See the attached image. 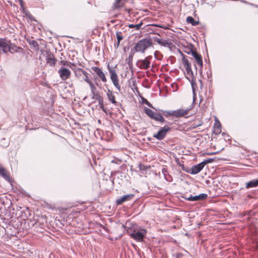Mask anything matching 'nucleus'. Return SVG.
Masks as SVG:
<instances>
[{"label": "nucleus", "mask_w": 258, "mask_h": 258, "mask_svg": "<svg viewBox=\"0 0 258 258\" xmlns=\"http://www.w3.org/2000/svg\"><path fill=\"white\" fill-rule=\"evenodd\" d=\"M214 127L216 130H220L221 128V124L218 119L216 117Z\"/></svg>", "instance_id": "nucleus-35"}, {"label": "nucleus", "mask_w": 258, "mask_h": 258, "mask_svg": "<svg viewBox=\"0 0 258 258\" xmlns=\"http://www.w3.org/2000/svg\"><path fill=\"white\" fill-rule=\"evenodd\" d=\"M98 104H99L100 108L101 109H103V108H104V105H103V99H102L101 100L98 101Z\"/></svg>", "instance_id": "nucleus-49"}, {"label": "nucleus", "mask_w": 258, "mask_h": 258, "mask_svg": "<svg viewBox=\"0 0 258 258\" xmlns=\"http://www.w3.org/2000/svg\"><path fill=\"white\" fill-rule=\"evenodd\" d=\"M183 256V253L181 252L176 253L173 255V258H182Z\"/></svg>", "instance_id": "nucleus-47"}, {"label": "nucleus", "mask_w": 258, "mask_h": 258, "mask_svg": "<svg viewBox=\"0 0 258 258\" xmlns=\"http://www.w3.org/2000/svg\"><path fill=\"white\" fill-rule=\"evenodd\" d=\"M134 51H131V53L129 54L128 57L126 59L125 62L128 64L130 68L133 67V59L134 53Z\"/></svg>", "instance_id": "nucleus-22"}, {"label": "nucleus", "mask_w": 258, "mask_h": 258, "mask_svg": "<svg viewBox=\"0 0 258 258\" xmlns=\"http://www.w3.org/2000/svg\"><path fill=\"white\" fill-rule=\"evenodd\" d=\"M152 140H154V139L151 138V137L147 138V141H150V142H152V143H153V142L152 141Z\"/></svg>", "instance_id": "nucleus-58"}, {"label": "nucleus", "mask_w": 258, "mask_h": 258, "mask_svg": "<svg viewBox=\"0 0 258 258\" xmlns=\"http://www.w3.org/2000/svg\"><path fill=\"white\" fill-rule=\"evenodd\" d=\"M154 25L155 26L159 27V28H164V27L163 26H161L160 25H159V24H156V25Z\"/></svg>", "instance_id": "nucleus-60"}, {"label": "nucleus", "mask_w": 258, "mask_h": 258, "mask_svg": "<svg viewBox=\"0 0 258 258\" xmlns=\"http://www.w3.org/2000/svg\"><path fill=\"white\" fill-rule=\"evenodd\" d=\"M93 94H94V96H95V99L98 100V101L99 100H101L102 99H103V97L102 96H101L99 94V93L98 92H96V93H94Z\"/></svg>", "instance_id": "nucleus-44"}, {"label": "nucleus", "mask_w": 258, "mask_h": 258, "mask_svg": "<svg viewBox=\"0 0 258 258\" xmlns=\"http://www.w3.org/2000/svg\"><path fill=\"white\" fill-rule=\"evenodd\" d=\"M95 84L96 86H99V83L97 81H95Z\"/></svg>", "instance_id": "nucleus-63"}, {"label": "nucleus", "mask_w": 258, "mask_h": 258, "mask_svg": "<svg viewBox=\"0 0 258 258\" xmlns=\"http://www.w3.org/2000/svg\"><path fill=\"white\" fill-rule=\"evenodd\" d=\"M211 75H212V74H211V72H210L209 74V73H208V72H207V76H208V78H210V76L211 77Z\"/></svg>", "instance_id": "nucleus-61"}, {"label": "nucleus", "mask_w": 258, "mask_h": 258, "mask_svg": "<svg viewBox=\"0 0 258 258\" xmlns=\"http://www.w3.org/2000/svg\"><path fill=\"white\" fill-rule=\"evenodd\" d=\"M58 73L61 79L63 81L68 79L70 77L71 74L69 69L63 67L59 68Z\"/></svg>", "instance_id": "nucleus-8"}, {"label": "nucleus", "mask_w": 258, "mask_h": 258, "mask_svg": "<svg viewBox=\"0 0 258 258\" xmlns=\"http://www.w3.org/2000/svg\"><path fill=\"white\" fill-rule=\"evenodd\" d=\"M126 232L136 241L142 242L146 236L147 230L140 227L132 226L125 228Z\"/></svg>", "instance_id": "nucleus-1"}, {"label": "nucleus", "mask_w": 258, "mask_h": 258, "mask_svg": "<svg viewBox=\"0 0 258 258\" xmlns=\"http://www.w3.org/2000/svg\"><path fill=\"white\" fill-rule=\"evenodd\" d=\"M152 45V38L150 37L143 38L135 43L134 47L132 48V51L144 53Z\"/></svg>", "instance_id": "nucleus-2"}, {"label": "nucleus", "mask_w": 258, "mask_h": 258, "mask_svg": "<svg viewBox=\"0 0 258 258\" xmlns=\"http://www.w3.org/2000/svg\"><path fill=\"white\" fill-rule=\"evenodd\" d=\"M208 198V195L205 193H202L199 195L193 196L194 202L201 201L206 200Z\"/></svg>", "instance_id": "nucleus-21"}, {"label": "nucleus", "mask_w": 258, "mask_h": 258, "mask_svg": "<svg viewBox=\"0 0 258 258\" xmlns=\"http://www.w3.org/2000/svg\"><path fill=\"white\" fill-rule=\"evenodd\" d=\"M10 48H11L10 50V51H9L8 52H10V53H13L14 52H17V49H21L20 47H17L15 45L12 46V44L10 42Z\"/></svg>", "instance_id": "nucleus-34"}, {"label": "nucleus", "mask_w": 258, "mask_h": 258, "mask_svg": "<svg viewBox=\"0 0 258 258\" xmlns=\"http://www.w3.org/2000/svg\"><path fill=\"white\" fill-rule=\"evenodd\" d=\"M153 119L156 121H159L161 123H163L166 121L163 116L160 113H158L157 112L155 113Z\"/></svg>", "instance_id": "nucleus-26"}, {"label": "nucleus", "mask_w": 258, "mask_h": 258, "mask_svg": "<svg viewBox=\"0 0 258 258\" xmlns=\"http://www.w3.org/2000/svg\"><path fill=\"white\" fill-rule=\"evenodd\" d=\"M143 23L142 22H140V23H139V24H129L128 25V27L130 28H135L136 30H139L141 27H142V26L143 25Z\"/></svg>", "instance_id": "nucleus-30"}, {"label": "nucleus", "mask_w": 258, "mask_h": 258, "mask_svg": "<svg viewBox=\"0 0 258 258\" xmlns=\"http://www.w3.org/2000/svg\"><path fill=\"white\" fill-rule=\"evenodd\" d=\"M214 134L215 135H218L221 133V130L220 128V130H216L214 131Z\"/></svg>", "instance_id": "nucleus-53"}, {"label": "nucleus", "mask_w": 258, "mask_h": 258, "mask_svg": "<svg viewBox=\"0 0 258 258\" xmlns=\"http://www.w3.org/2000/svg\"><path fill=\"white\" fill-rule=\"evenodd\" d=\"M162 112H163L164 115L165 116H168L169 115L174 116L173 110H172V111L164 110V111H162Z\"/></svg>", "instance_id": "nucleus-39"}, {"label": "nucleus", "mask_w": 258, "mask_h": 258, "mask_svg": "<svg viewBox=\"0 0 258 258\" xmlns=\"http://www.w3.org/2000/svg\"><path fill=\"white\" fill-rule=\"evenodd\" d=\"M142 100L143 101V103H145V104H146L148 106L151 107V108H154V107L153 106V105H152V104L149 102L146 99L142 97Z\"/></svg>", "instance_id": "nucleus-41"}, {"label": "nucleus", "mask_w": 258, "mask_h": 258, "mask_svg": "<svg viewBox=\"0 0 258 258\" xmlns=\"http://www.w3.org/2000/svg\"><path fill=\"white\" fill-rule=\"evenodd\" d=\"M122 33L121 32H116V35L117 41L120 42L123 39L122 36Z\"/></svg>", "instance_id": "nucleus-40"}, {"label": "nucleus", "mask_w": 258, "mask_h": 258, "mask_svg": "<svg viewBox=\"0 0 258 258\" xmlns=\"http://www.w3.org/2000/svg\"><path fill=\"white\" fill-rule=\"evenodd\" d=\"M102 110L106 114V115H108V114H111V112L107 110L105 107L103 108V109H102Z\"/></svg>", "instance_id": "nucleus-50"}, {"label": "nucleus", "mask_w": 258, "mask_h": 258, "mask_svg": "<svg viewBox=\"0 0 258 258\" xmlns=\"http://www.w3.org/2000/svg\"><path fill=\"white\" fill-rule=\"evenodd\" d=\"M181 54L182 56V61L183 63L184 64V66L186 69V74H187L186 76H188V78H194L195 77H194V73L191 70L190 62L188 61V59L185 58V55L182 52H181Z\"/></svg>", "instance_id": "nucleus-7"}, {"label": "nucleus", "mask_w": 258, "mask_h": 258, "mask_svg": "<svg viewBox=\"0 0 258 258\" xmlns=\"http://www.w3.org/2000/svg\"><path fill=\"white\" fill-rule=\"evenodd\" d=\"M100 226L102 227L105 230L107 231L108 230V228L102 225V224H100Z\"/></svg>", "instance_id": "nucleus-59"}, {"label": "nucleus", "mask_w": 258, "mask_h": 258, "mask_svg": "<svg viewBox=\"0 0 258 258\" xmlns=\"http://www.w3.org/2000/svg\"><path fill=\"white\" fill-rule=\"evenodd\" d=\"M0 175L6 180L11 182V179L7 170L1 165H0Z\"/></svg>", "instance_id": "nucleus-16"}, {"label": "nucleus", "mask_w": 258, "mask_h": 258, "mask_svg": "<svg viewBox=\"0 0 258 258\" xmlns=\"http://www.w3.org/2000/svg\"><path fill=\"white\" fill-rule=\"evenodd\" d=\"M186 78L187 79H188L189 82H190V84H191V87H192V91H193V93H194V99H193V102H194L195 101V86H196V83L195 82V78H188V76H186Z\"/></svg>", "instance_id": "nucleus-25"}, {"label": "nucleus", "mask_w": 258, "mask_h": 258, "mask_svg": "<svg viewBox=\"0 0 258 258\" xmlns=\"http://www.w3.org/2000/svg\"><path fill=\"white\" fill-rule=\"evenodd\" d=\"M218 153H219V151L211 152V153H207V154L208 155H215V154H217Z\"/></svg>", "instance_id": "nucleus-54"}, {"label": "nucleus", "mask_w": 258, "mask_h": 258, "mask_svg": "<svg viewBox=\"0 0 258 258\" xmlns=\"http://www.w3.org/2000/svg\"><path fill=\"white\" fill-rule=\"evenodd\" d=\"M20 225V224L19 221L15 224L11 220L9 222L8 224L7 225L6 227L5 228V231L8 234H10L11 236H15L16 234L18 233L17 230Z\"/></svg>", "instance_id": "nucleus-5"}, {"label": "nucleus", "mask_w": 258, "mask_h": 258, "mask_svg": "<svg viewBox=\"0 0 258 258\" xmlns=\"http://www.w3.org/2000/svg\"><path fill=\"white\" fill-rule=\"evenodd\" d=\"M134 196L135 195L134 194H131L123 195L120 198L117 199L115 203L117 205H121L122 203L132 200Z\"/></svg>", "instance_id": "nucleus-11"}, {"label": "nucleus", "mask_w": 258, "mask_h": 258, "mask_svg": "<svg viewBox=\"0 0 258 258\" xmlns=\"http://www.w3.org/2000/svg\"><path fill=\"white\" fill-rule=\"evenodd\" d=\"M138 167L139 168L140 171L141 172L142 174H144L147 170L148 167L140 163L138 165Z\"/></svg>", "instance_id": "nucleus-32"}, {"label": "nucleus", "mask_w": 258, "mask_h": 258, "mask_svg": "<svg viewBox=\"0 0 258 258\" xmlns=\"http://www.w3.org/2000/svg\"><path fill=\"white\" fill-rule=\"evenodd\" d=\"M119 43L120 42H118V41H117V43L114 44V46L116 48H118V46L119 45Z\"/></svg>", "instance_id": "nucleus-57"}, {"label": "nucleus", "mask_w": 258, "mask_h": 258, "mask_svg": "<svg viewBox=\"0 0 258 258\" xmlns=\"http://www.w3.org/2000/svg\"><path fill=\"white\" fill-rule=\"evenodd\" d=\"M196 49L195 45L191 43H190L189 46H185L183 51L188 54H191L195 51Z\"/></svg>", "instance_id": "nucleus-20"}, {"label": "nucleus", "mask_w": 258, "mask_h": 258, "mask_svg": "<svg viewBox=\"0 0 258 258\" xmlns=\"http://www.w3.org/2000/svg\"><path fill=\"white\" fill-rule=\"evenodd\" d=\"M91 69L95 72L97 77H98L103 82L105 83L107 82V79L105 75L100 68L98 67H92Z\"/></svg>", "instance_id": "nucleus-10"}, {"label": "nucleus", "mask_w": 258, "mask_h": 258, "mask_svg": "<svg viewBox=\"0 0 258 258\" xmlns=\"http://www.w3.org/2000/svg\"><path fill=\"white\" fill-rule=\"evenodd\" d=\"M84 76V77H83V80L86 82L88 84L90 82H91L90 79L89 78V74L88 73L86 72V74H83Z\"/></svg>", "instance_id": "nucleus-42"}, {"label": "nucleus", "mask_w": 258, "mask_h": 258, "mask_svg": "<svg viewBox=\"0 0 258 258\" xmlns=\"http://www.w3.org/2000/svg\"><path fill=\"white\" fill-rule=\"evenodd\" d=\"M168 125H165L162 127L156 134L153 135V137L158 140H162L166 136L167 133L171 130L169 125H171L172 123L166 121Z\"/></svg>", "instance_id": "nucleus-3"}, {"label": "nucleus", "mask_w": 258, "mask_h": 258, "mask_svg": "<svg viewBox=\"0 0 258 258\" xmlns=\"http://www.w3.org/2000/svg\"><path fill=\"white\" fill-rule=\"evenodd\" d=\"M69 62L67 61L64 60H61L60 61V63L62 64L63 66H67L68 67Z\"/></svg>", "instance_id": "nucleus-51"}, {"label": "nucleus", "mask_w": 258, "mask_h": 258, "mask_svg": "<svg viewBox=\"0 0 258 258\" xmlns=\"http://www.w3.org/2000/svg\"><path fill=\"white\" fill-rule=\"evenodd\" d=\"M97 79V76H94L93 78V80L96 81V80Z\"/></svg>", "instance_id": "nucleus-64"}, {"label": "nucleus", "mask_w": 258, "mask_h": 258, "mask_svg": "<svg viewBox=\"0 0 258 258\" xmlns=\"http://www.w3.org/2000/svg\"><path fill=\"white\" fill-rule=\"evenodd\" d=\"M88 84L90 86V90H91V92L92 94L97 92H96V88L94 84L92 82H90L89 83H88Z\"/></svg>", "instance_id": "nucleus-38"}, {"label": "nucleus", "mask_w": 258, "mask_h": 258, "mask_svg": "<svg viewBox=\"0 0 258 258\" xmlns=\"http://www.w3.org/2000/svg\"><path fill=\"white\" fill-rule=\"evenodd\" d=\"M216 157L214 158H207L205 159L203 161L201 162L203 166H205L207 164L212 163L215 161Z\"/></svg>", "instance_id": "nucleus-37"}, {"label": "nucleus", "mask_w": 258, "mask_h": 258, "mask_svg": "<svg viewBox=\"0 0 258 258\" xmlns=\"http://www.w3.org/2000/svg\"><path fill=\"white\" fill-rule=\"evenodd\" d=\"M68 67H70L72 70H73L74 71H75V69H77L76 68V64L75 63L71 62H69V64H68Z\"/></svg>", "instance_id": "nucleus-46"}, {"label": "nucleus", "mask_w": 258, "mask_h": 258, "mask_svg": "<svg viewBox=\"0 0 258 258\" xmlns=\"http://www.w3.org/2000/svg\"><path fill=\"white\" fill-rule=\"evenodd\" d=\"M74 72L75 76L78 78H80L82 75H83V74H86V72L83 70L81 68H77V69H75Z\"/></svg>", "instance_id": "nucleus-28"}, {"label": "nucleus", "mask_w": 258, "mask_h": 258, "mask_svg": "<svg viewBox=\"0 0 258 258\" xmlns=\"http://www.w3.org/2000/svg\"><path fill=\"white\" fill-rule=\"evenodd\" d=\"M56 59L54 58L53 54L50 51H46V61L47 63L49 64L50 66H54L56 62Z\"/></svg>", "instance_id": "nucleus-12"}, {"label": "nucleus", "mask_w": 258, "mask_h": 258, "mask_svg": "<svg viewBox=\"0 0 258 258\" xmlns=\"http://www.w3.org/2000/svg\"><path fill=\"white\" fill-rule=\"evenodd\" d=\"M241 2L242 3H244L245 4H249L250 5L255 6L254 5H252V4L249 3L248 2H247L245 1H244V0H241Z\"/></svg>", "instance_id": "nucleus-55"}, {"label": "nucleus", "mask_w": 258, "mask_h": 258, "mask_svg": "<svg viewBox=\"0 0 258 258\" xmlns=\"http://www.w3.org/2000/svg\"><path fill=\"white\" fill-rule=\"evenodd\" d=\"M258 186V178L253 179L245 183V187L246 189L256 187Z\"/></svg>", "instance_id": "nucleus-17"}, {"label": "nucleus", "mask_w": 258, "mask_h": 258, "mask_svg": "<svg viewBox=\"0 0 258 258\" xmlns=\"http://www.w3.org/2000/svg\"><path fill=\"white\" fill-rule=\"evenodd\" d=\"M10 41L7 40L6 38H4V41L2 42V44L1 46V49L4 53H7L9 51H10Z\"/></svg>", "instance_id": "nucleus-18"}, {"label": "nucleus", "mask_w": 258, "mask_h": 258, "mask_svg": "<svg viewBox=\"0 0 258 258\" xmlns=\"http://www.w3.org/2000/svg\"><path fill=\"white\" fill-rule=\"evenodd\" d=\"M222 136L224 137V139L225 141H229L230 140V136L225 133H222Z\"/></svg>", "instance_id": "nucleus-48"}, {"label": "nucleus", "mask_w": 258, "mask_h": 258, "mask_svg": "<svg viewBox=\"0 0 258 258\" xmlns=\"http://www.w3.org/2000/svg\"><path fill=\"white\" fill-rule=\"evenodd\" d=\"M28 223L29 227L32 229L34 228V230H35L36 228L40 225L39 222L35 221V220H29Z\"/></svg>", "instance_id": "nucleus-27"}, {"label": "nucleus", "mask_w": 258, "mask_h": 258, "mask_svg": "<svg viewBox=\"0 0 258 258\" xmlns=\"http://www.w3.org/2000/svg\"><path fill=\"white\" fill-rule=\"evenodd\" d=\"M154 57L156 59L161 60L163 58V55L161 52L158 50L154 52Z\"/></svg>", "instance_id": "nucleus-31"}, {"label": "nucleus", "mask_w": 258, "mask_h": 258, "mask_svg": "<svg viewBox=\"0 0 258 258\" xmlns=\"http://www.w3.org/2000/svg\"><path fill=\"white\" fill-rule=\"evenodd\" d=\"M18 1L19 2L20 5H22L23 0H18Z\"/></svg>", "instance_id": "nucleus-62"}, {"label": "nucleus", "mask_w": 258, "mask_h": 258, "mask_svg": "<svg viewBox=\"0 0 258 258\" xmlns=\"http://www.w3.org/2000/svg\"><path fill=\"white\" fill-rule=\"evenodd\" d=\"M122 162V161L121 159H119L118 158H115L114 160H112L111 161V163L116 164L117 165H119Z\"/></svg>", "instance_id": "nucleus-45"}, {"label": "nucleus", "mask_w": 258, "mask_h": 258, "mask_svg": "<svg viewBox=\"0 0 258 258\" xmlns=\"http://www.w3.org/2000/svg\"><path fill=\"white\" fill-rule=\"evenodd\" d=\"M21 7V11L22 13L25 15V16L28 18L29 20L31 21H36V20L34 18V17L31 14V13L29 12V11L27 10V9L24 7V3L23 1V5H20Z\"/></svg>", "instance_id": "nucleus-15"}, {"label": "nucleus", "mask_w": 258, "mask_h": 258, "mask_svg": "<svg viewBox=\"0 0 258 258\" xmlns=\"http://www.w3.org/2000/svg\"><path fill=\"white\" fill-rule=\"evenodd\" d=\"M181 198L184 199L185 200L190 201V202H194V199H193V196L190 195V196L188 197V198H186V195H184L181 196Z\"/></svg>", "instance_id": "nucleus-43"}, {"label": "nucleus", "mask_w": 258, "mask_h": 258, "mask_svg": "<svg viewBox=\"0 0 258 258\" xmlns=\"http://www.w3.org/2000/svg\"><path fill=\"white\" fill-rule=\"evenodd\" d=\"M144 111H145V113L146 114H147L152 119H153L155 113H156V112H154L153 110H152L151 109H150L148 107L145 108Z\"/></svg>", "instance_id": "nucleus-29"}, {"label": "nucleus", "mask_w": 258, "mask_h": 258, "mask_svg": "<svg viewBox=\"0 0 258 258\" xmlns=\"http://www.w3.org/2000/svg\"><path fill=\"white\" fill-rule=\"evenodd\" d=\"M152 55H149L144 59H139L137 62V66L141 69L147 70L150 67Z\"/></svg>", "instance_id": "nucleus-6"}, {"label": "nucleus", "mask_w": 258, "mask_h": 258, "mask_svg": "<svg viewBox=\"0 0 258 258\" xmlns=\"http://www.w3.org/2000/svg\"><path fill=\"white\" fill-rule=\"evenodd\" d=\"M192 107L186 109H179L173 110L174 116L177 117L185 116Z\"/></svg>", "instance_id": "nucleus-13"}, {"label": "nucleus", "mask_w": 258, "mask_h": 258, "mask_svg": "<svg viewBox=\"0 0 258 258\" xmlns=\"http://www.w3.org/2000/svg\"><path fill=\"white\" fill-rule=\"evenodd\" d=\"M162 172L163 174L164 175V177L165 179L168 181L170 182L172 180V176L168 174V170L166 168H162Z\"/></svg>", "instance_id": "nucleus-23"}, {"label": "nucleus", "mask_w": 258, "mask_h": 258, "mask_svg": "<svg viewBox=\"0 0 258 258\" xmlns=\"http://www.w3.org/2000/svg\"><path fill=\"white\" fill-rule=\"evenodd\" d=\"M106 95L108 100L112 104L114 105H116L117 102L115 100V97L112 91L110 89H108L107 91L106 92Z\"/></svg>", "instance_id": "nucleus-19"}, {"label": "nucleus", "mask_w": 258, "mask_h": 258, "mask_svg": "<svg viewBox=\"0 0 258 258\" xmlns=\"http://www.w3.org/2000/svg\"><path fill=\"white\" fill-rule=\"evenodd\" d=\"M186 21L187 23L191 24L193 26H196L200 23L199 21H196L191 16H188L186 18Z\"/></svg>", "instance_id": "nucleus-24"}, {"label": "nucleus", "mask_w": 258, "mask_h": 258, "mask_svg": "<svg viewBox=\"0 0 258 258\" xmlns=\"http://www.w3.org/2000/svg\"><path fill=\"white\" fill-rule=\"evenodd\" d=\"M191 55L195 59L198 64L202 68L203 66V63L202 55L197 51L196 49L192 53V54H191Z\"/></svg>", "instance_id": "nucleus-14"}, {"label": "nucleus", "mask_w": 258, "mask_h": 258, "mask_svg": "<svg viewBox=\"0 0 258 258\" xmlns=\"http://www.w3.org/2000/svg\"><path fill=\"white\" fill-rule=\"evenodd\" d=\"M204 167V166H203V163L200 162L198 164L193 165L188 170H186V172L190 174L195 175L201 172Z\"/></svg>", "instance_id": "nucleus-9"}, {"label": "nucleus", "mask_w": 258, "mask_h": 258, "mask_svg": "<svg viewBox=\"0 0 258 258\" xmlns=\"http://www.w3.org/2000/svg\"><path fill=\"white\" fill-rule=\"evenodd\" d=\"M29 44L31 46H32L34 48V49H35L36 50H38L39 45H38V42L36 41H35L34 40H31L29 42Z\"/></svg>", "instance_id": "nucleus-33"}, {"label": "nucleus", "mask_w": 258, "mask_h": 258, "mask_svg": "<svg viewBox=\"0 0 258 258\" xmlns=\"http://www.w3.org/2000/svg\"><path fill=\"white\" fill-rule=\"evenodd\" d=\"M152 39L154 40L155 41L157 42L158 44L159 43L160 38L155 36V37H153L152 38Z\"/></svg>", "instance_id": "nucleus-52"}, {"label": "nucleus", "mask_w": 258, "mask_h": 258, "mask_svg": "<svg viewBox=\"0 0 258 258\" xmlns=\"http://www.w3.org/2000/svg\"><path fill=\"white\" fill-rule=\"evenodd\" d=\"M158 44L163 46H166L167 45L171 44V43H169V41L167 40L160 39Z\"/></svg>", "instance_id": "nucleus-36"}, {"label": "nucleus", "mask_w": 258, "mask_h": 258, "mask_svg": "<svg viewBox=\"0 0 258 258\" xmlns=\"http://www.w3.org/2000/svg\"><path fill=\"white\" fill-rule=\"evenodd\" d=\"M181 166H182V170L183 171H185V172H186V170H188L189 169H188V168H185L183 165H182Z\"/></svg>", "instance_id": "nucleus-56"}, {"label": "nucleus", "mask_w": 258, "mask_h": 258, "mask_svg": "<svg viewBox=\"0 0 258 258\" xmlns=\"http://www.w3.org/2000/svg\"><path fill=\"white\" fill-rule=\"evenodd\" d=\"M107 69L110 74V79L113 85L119 92H120V86L119 84V79L116 71L114 69L110 68L109 64L107 65Z\"/></svg>", "instance_id": "nucleus-4"}]
</instances>
